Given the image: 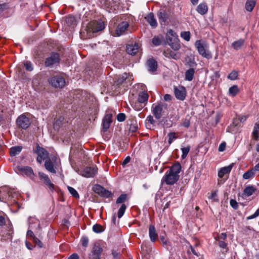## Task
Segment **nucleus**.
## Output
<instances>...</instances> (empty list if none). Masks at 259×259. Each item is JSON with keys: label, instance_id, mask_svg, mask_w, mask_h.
<instances>
[{"label": "nucleus", "instance_id": "1", "mask_svg": "<svg viewBox=\"0 0 259 259\" xmlns=\"http://www.w3.org/2000/svg\"><path fill=\"white\" fill-rule=\"evenodd\" d=\"M181 165L177 162L172 165L164 174L161 180V183L172 185L179 179V173L181 170Z\"/></svg>", "mask_w": 259, "mask_h": 259}, {"label": "nucleus", "instance_id": "2", "mask_svg": "<svg viewBox=\"0 0 259 259\" xmlns=\"http://www.w3.org/2000/svg\"><path fill=\"white\" fill-rule=\"evenodd\" d=\"M105 25L103 21H93L89 23L84 29L81 30V34H86L87 38L94 36V34L104 29Z\"/></svg>", "mask_w": 259, "mask_h": 259}, {"label": "nucleus", "instance_id": "3", "mask_svg": "<svg viewBox=\"0 0 259 259\" xmlns=\"http://www.w3.org/2000/svg\"><path fill=\"white\" fill-rule=\"evenodd\" d=\"M166 40L169 46L175 51L179 50L181 48L178 35L172 29L169 30L166 34Z\"/></svg>", "mask_w": 259, "mask_h": 259}, {"label": "nucleus", "instance_id": "4", "mask_svg": "<svg viewBox=\"0 0 259 259\" xmlns=\"http://www.w3.org/2000/svg\"><path fill=\"white\" fill-rule=\"evenodd\" d=\"M106 243L102 240L95 241L92 247L91 255L93 259H100L104 251Z\"/></svg>", "mask_w": 259, "mask_h": 259}, {"label": "nucleus", "instance_id": "5", "mask_svg": "<svg viewBox=\"0 0 259 259\" xmlns=\"http://www.w3.org/2000/svg\"><path fill=\"white\" fill-rule=\"evenodd\" d=\"M195 46L199 54L202 57L207 59H210L212 57L211 54L208 50V46L205 41L202 40H196Z\"/></svg>", "mask_w": 259, "mask_h": 259}, {"label": "nucleus", "instance_id": "6", "mask_svg": "<svg viewBox=\"0 0 259 259\" xmlns=\"http://www.w3.org/2000/svg\"><path fill=\"white\" fill-rule=\"evenodd\" d=\"M167 108V105L165 103L153 104L152 107V112L157 119H159L166 115Z\"/></svg>", "mask_w": 259, "mask_h": 259}, {"label": "nucleus", "instance_id": "7", "mask_svg": "<svg viewBox=\"0 0 259 259\" xmlns=\"http://www.w3.org/2000/svg\"><path fill=\"white\" fill-rule=\"evenodd\" d=\"M33 152L37 155L36 160L41 164L42 161L48 157V152L44 148L40 147L38 144L36 145V148L33 150Z\"/></svg>", "mask_w": 259, "mask_h": 259}, {"label": "nucleus", "instance_id": "8", "mask_svg": "<svg viewBox=\"0 0 259 259\" xmlns=\"http://www.w3.org/2000/svg\"><path fill=\"white\" fill-rule=\"evenodd\" d=\"M60 55L57 53H51L50 56L46 59L45 64L47 67H52L54 65L59 63Z\"/></svg>", "mask_w": 259, "mask_h": 259}, {"label": "nucleus", "instance_id": "9", "mask_svg": "<svg viewBox=\"0 0 259 259\" xmlns=\"http://www.w3.org/2000/svg\"><path fill=\"white\" fill-rule=\"evenodd\" d=\"M17 172H21L22 175H25L27 177H29L31 179L33 180L34 178V174L32 168L28 166H17L15 169Z\"/></svg>", "mask_w": 259, "mask_h": 259}, {"label": "nucleus", "instance_id": "10", "mask_svg": "<svg viewBox=\"0 0 259 259\" xmlns=\"http://www.w3.org/2000/svg\"><path fill=\"white\" fill-rule=\"evenodd\" d=\"M77 173L85 178H93L97 173L96 167H86L83 170H76Z\"/></svg>", "mask_w": 259, "mask_h": 259}, {"label": "nucleus", "instance_id": "11", "mask_svg": "<svg viewBox=\"0 0 259 259\" xmlns=\"http://www.w3.org/2000/svg\"><path fill=\"white\" fill-rule=\"evenodd\" d=\"M49 82L55 88H62L65 85L64 78L60 75H56L50 78Z\"/></svg>", "mask_w": 259, "mask_h": 259}, {"label": "nucleus", "instance_id": "12", "mask_svg": "<svg viewBox=\"0 0 259 259\" xmlns=\"http://www.w3.org/2000/svg\"><path fill=\"white\" fill-rule=\"evenodd\" d=\"M94 191L99 195L106 198H109L112 195V193L105 189L100 185H95L93 187Z\"/></svg>", "mask_w": 259, "mask_h": 259}, {"label": "nucleus", "instance_id": "13", "mask_svg": "<svg viewBox=\"0 0 259 259\" xmlns=\"http://www.w3.org/2000/svg\"><path fill=\"white\" fill-rule=\"evenodd\" d=\"M18 125L23 129L27 128L30 125V119L25 115H21L17 119Z\"/></svg>", "mask_w": 259, "mask_h": 259}, {"label": "nucleus", "instance_id": "14", "mask_svg": "<svg viewBox=\"0 0 259 259\" xmlns=\"http://www.w3.org/2000/svg\"><path fill=\"white\" fill-rule=\"evenodd\" d=\"M174 93L176 98L179 100L184 101L185 99L187 91L186 88L183 86L174 88Z\"/></svg>", "mask_w": 259, "mask_h": 259}, {"label": "nucleus", "instance_id": "15", "mask_svg": "<svg viewBox=\"0 0 259 259\" xmlns=\"http://www.w3.org/2000/svg\"><path fill=\"white\" fill-rule=\"evenodd\" d=\"M129 24L127 21H122L119 23L115 30V33L118 36H121L125 34V32L128 30Z\"/></svg>", "mask_w": 259, "mask_h": 259}, {"label": "nucleus", "instance_id": "16", "mask_svg": "<svg viewBox=\"0 0 259 259\" xmlns=\"http://www.w3.org/2000/svg\"><path fill=\"white\" fill-rule=\"evenodd\" d=\"M38 176L40 179L44 181V183L48 186L49 189L52 191H54V185L51 182L49 177L42 172H39Z\"/></svg>", "mask_w": 259, "mask_h": 259}, {"label": "nucleus", "instance_id": "17", "mask_svg": "<svg viewBox=\"0 0 259 259\" xmlns=\"http://www.w3.org/2000/svg\"><path fill=\"white\" fill-rule=\"evenodd\" d=\"M139 47L138 44H129L126 46V52L131 55H135L139 51Z\"/></svg>", "mask_w": 259, "mask_h": 259}, {"label": "nucleus", "instance_id": "18", "mask_svg": "<svg viewBox=\"0 0 259 259\" xmlns=\"http://www.w3.org/2000/svg\"><path fill=\"white\" fill-rule=\"evenodd\" d=\"M149 236L151 242H154L158 238V234L155 227L150 225L149 227Z\"/></svg>", "mask_w": 259, "mask_h": 259}, {"label": "nucleus", "instance_id": "19", "mask_svg": "<svg viewBox=\"0 0 259 259\" xmlns=\"http://www.w3.org/2000/svg\"><path fill=\"white\" fill-rule=\"evenodd\" d=\"M112 114H107L103 119V127L105 131H107L110 127L112 122Z\"/></svg>", "mask_w": 259, "mask_h": 259}, {"label": "nucleus", "instance_id": "20", "mask_svg": "<svg viewBox=\"0 0 259 259\" xmlns=\"http://www.w3.org/2000/svg\"><path fill=\"white\" fill-rule=\"evenodd\" d=\"M164 56L166 58H172L175 60H178L180 58V55L171 50L167 49L163 52Z\"/></svg>", "mask_w": 259, "mask_h": 259}, {"label": "nucleus", "instance_id": "21", "mask_svg": "<svg viewBox=\"0 0 259 259\" xmlns=\"http://www.w3.org/2000/svg\"><path fill=\"white\" fill-rule=\"evenodd\" d=\"M147 65L148 67V70L152 73L156 71L157 68V63L153 59H149L147 62Z\"/></svg>", "mask_w": 259, "mask_h": 259}, {"label": "nucleus", "instance_id": "22", "mask_svg": "<svg viewBox=\"0 0 259 259\" xmlns=\"http://www.w3.org/2000/svg\"><path fill=\"white\" fill-rule=\"evenodd\" d=\"M29 227L31 229H39L40 224L38 219L35 217H29L28 219Z\"/></svg>", "mask_w": 259, "mask_h": 259}, {"label": "nucleus", "instance_id": "23", "mask_svg": "<svg viewBox=\"0 0 259 259\" xmlns=\"http://www.w3.org/2000/svg\"><path fill=\"white\" fill-rule=\"evenodd\" d=\"M145 18L153 28H155L157 27V23L152 13L149 14Z\"/></svg>", "mask_w": 259, "mask_h": 259}, {"label": "nucleus", "instance_id": "24", "mask_svg": "<svg viewBox=\"0 0 259 259\" xmlns=\"http://www.w3.org/2000/svg\"><path fill=\"white\" fill-rule=\"evenodd\" d=\"M233 167V165L231 164L228 166L221 168L218 171V177L222 178L225 175L230 173Z\"/></svg>", "mask_w": 259, "mask_h": 259}, {"label": "nucleus", "instance_id": "25", "mask_svg": "<svg viewBox=\"0 0 259 259\" xmlns=\"http://www.w3.org/2000/svg\"><path fill=\"white\" fill-rule=\"evenodd\" d=\"M155 123V121L152 115H149L147 117L145 120V124L147 128H152L154 126Z\"/></svg>", "mask_w": 259, "mask_h": 259}, {"label": "nucleus", "instance_id": "26", "mask_svg": "<svg viewBox=\"0 0 259 259\" xmlns=\"http://www.w3.org/2000/svg\"><path fill=\"white\" fill-rule=\"evenodd\" d=\"M256 191V188L252 186H247L244 189L243 195L248 197L252 195Z\"/></svg>", "mask_w": 259, "mask_h": 259}, {"label": "nucleus", "instance_id": "27", "mask_svg": "<svg viewBox=\"0 0 259 259\" xmlns=\"http://www.w3.org/2000/svg\"><path fill=\"white\" fill-rule=\"evenodd\" d=\"M45 166L47 170H48L49 171L53 174H56V171L54 167V165L53 163L51 162L50 159H48L46 160L45 162Z\"/></svg>", "mask_w": 259, "mask_h": 259}, {"label": "nucleus", "instance_id": "28", "mask_svg": "<svg viewBox=\"0 0 259 259\" xmlns=\"http://www.w3.org/2000/svg\"><path fill=\"white\" fill-rule=\"evenodd\" d=\"M22 147L21 146H16L11 148L10 149V154L11 156H15L18 155L22 151Z\"/></svg>", "mask_w": 259, "mask_h": 259}, {"label": "nucleus", "instance_id": "29", "mask_svg": "<svg viewBox=\"0 0 259 259\" xmlns=\"http://www.w3.org/2000/svg\"><path fill=\"white\" fill-rule=\"evenodd\" d=\"M196 10L200 14L204 15L207 12V6L205 3H201L197 6Z\"/></svg>", "mask_w": 259, "mask_h": 259}, {"label": "nucleus", "instance_id": "30", "mask_svg": "<svg viewBox=\"0 0 259 259\" xmlns=\"http://www.w3.org/2000/svg\"><path fill=\"white\" fill-rule=\"evenodd\" d=\"M195 73L194 68H191L185 72V79L187 81H192L193 79Z\"/></svg>", "mask_w": 259, "mask_h": 259}, {"label": "nucleus", "instance_id": "31", "mask_svg": "<svg viewBox=\"0 0 259 259\" xmlns=\"http://www.w3.org/2000/svg\"><path fill=\"white\" fill-rule=\"evenodd\" d=\"M158 17L160 23H165L168 19V15L167 13L163 10H160L158 12Z\"/></svg>", "mask_w": 259, "mask_h": 259}, {"label": "nucleus", "instance_id": "32", "mask_svg": "<svg viewBox=\"0 0 259 259\" xmlns=\"http://www.w3.org/2000/svg\"><path fill=\"white\" fill-rule=\"evenodd\" d=\"M148 95L144 92H140L139 94L138 101L141 103H144L147 101L148 99Z\"/></svg>", "mask_w": 259, "mask_h": 259}, {"label": "nucleus", "instance_id": "33", "mask_svg": "<svg viewBox=\"0 0 259 259\" xmlns=\"http://www.w3.org/2000/svg\"><path fill=\"white\" fill-rule=\"evenodd\" d=\"M255 5V0H247L245 4V8L247 11L251 12Z\"/></svg>", "mask_w": 259, "mask_h": 259}, {"label": "nucleus", "instance_id": "34", "mask_svg": "<svg viewBox=\"0 0 259 259\" xmlns=\"http://www.w3.org/2000/svg\"><path fill=\"white\" fill-rule=\"evenodd\" d=\"M244 44V40L240 39L233 42L232 46L235 50H238L243 46Z\"/></svg>", "mask_w": 259, "mask_h": 259}, {"label": "nucleus", "instance_id": "35", "mask_svg": "<svg viewBox=\"0 0 259 259\" xmlns=\"http://www.w3.org/2000/svg\"><path fill=\"white\" fill-rule=\"evenodd\" d=\"M255 173L254 170L252 168L245 172L243 175V178L246 180L250 179L253 177Z\"/></svg>", "mask_w": 259, "mask_h": 259}, {"label": "nucleus", "instance_id": "36", "mask_svg": "<svg viewBox=\"0 0 259 259\" xmlns=\"http://www.w3.org/2000/svg\"><path fill=\"white\" fill-rule=\"evenodd\" d=\"M80 243L82 247L86 248L89 245V239L88 237L86 236H83L80 239Z\"/></svg>", "mask_w": 259, "mask_h": 259}, {"label": "nucleus", "instance_id": "37", "mask_svg": "<svg viewBox=\"0 0 259 259\" xmlns=\"http://www.w3.org/2000/svg\"><path fill=\"white\" fill-rule=\"evenodd\" d=\"M132 75L130 73H124L121 76H120L118 78V81L121 83L123 81L127 79H128L129 80L132 79Z\"/></svg>", "mask_w": 259, "mask_h": 259}, {"label": "nucleus", "instance_id": "38", "mask_svg": "<svg viewBox=\"0 0 259 259\" xmlns=\"http://www.w3.org/2000/svg\"><path fill=\"white\" fill-rule=\"evenodd\" d=\"M190 149H191V146L189 145H188L185 147L181 148V150L182 151V155L181 157H182V159H185L187 157L188 153L189 152V151L190 150Z\"/></svg>", "mask_w": 259, "mask_h": 259}, {"label": "nucleus", "instance_id": "39", "mask_svg": "<svg viewBox=\"0 0 259 259\" xmlns=\"http://www.w3.org/2000/svg\"><path fill=\"white\" fill-rule=\"evenodd\" d=\"M126 209V206L125 204H122L119 208L117 216L119 219L121 218L124 214L125 210Z\"/></svg>", "mask_w": 259, "mask_h": 259}, {"label": "nucleus", "instance_id": "40", "mask_svg": "<svg viewBox=\"0 0 259 259\" xmlns=\"http://www.w3.org/2000/svg\"><path fill=\"white\" fill-rule=\"evenodd\" d=\"M229 94L233 97L235 96L238 92L237 85H234L230 87L229 90Z\"/></svg>", "mask_w": 259, "mask_h": 259}, {"label": "nucleus", "instance_id": "41", "mask_svg": "<svg viewBox=\"0 0 259 259\" xmlns=\"http://www.w3.org/2000/svg\"><path fill=\"white\" fill-rule=\"evenodd\" d=\"M93 230L96 233H100L104 231L103 227L99 224H95L93 226Z\"/></svg>", "mask_w": 259, "mask_h": 259}, {"label": "nucleus", "instance_id": "42", "mask_svg": "<svg viewBox=\"0 0 259 259\" xmlns=\"http://www.w3.org/2000/svg\"><path fill=\"white\" fill-rule=\"evenodd\" d=\"M252 134L254 139L255 140H257L258 135H259V123L255 124Z\"/></svg>", "mask_w": 259, "mask_h": 259}, {"label": "nucleus", "instance_id": "43", "mask_svg": "<svg viewBox=\"0 0 259 259\" xmlns=\"http://www.w3.org/2000/svg\"><path fill=\"white\" fill-rule=\"evenodd\" d=\"M168 142L169 145H170L174 140H176V139L178 138L177 134L175 132L169 133L168 134Z\"/></svg>", "mask_w": 259, "mask_h": 259}, {"label": "nucleus", "instance_id": "44", "mask_svg": "<svg viewBox=\"0 0 259 259\" xmlns=\"http://www.w3.org/2000/svg\"><path fill=\"white\" fill-rule=\"evenodd\" d=\"M238 73L235 70H233L228 76V78L234 80L237 78Z\"/></svg>", "mask_w": 259, "mask_h": 259}, {"label": "nucleus", "instance_id": "45", "mask_svg": "<svg viewBox=\"0 0 259 259\" xmlns=\"http://www.w3.org/2000/svg\"><path fill=\"white\" fill-rule=\"evenodd\" d=\"M68 190L70 193L75 198H79V196L77 192L72 187L68 186Z\"/></svg>", "mask_w": 259, "mask_h": 259}, {"label": "nucleus", "instance_id": "46", "mask_svg": "<svg viewBox=\"0 0 259 259\" xmlns=\"http://www.w3.org/2000/svg\"><path fill=\"white\" fill-rule=\"evenodd\" d=\"M127 198V195L125 194H122L120 195L117 199L116 203L117 204L122 203L125 201Z\"/></svg>", "mask_w": 259, "mask_h": 259}, {"label": "nucleus", "instance_id": "47", "mask_svg": "<svg viewBox=\"0 0 259 259\" xmlns=\"http://www.w3.org/2000/svg\"><path fill=\"white\" fill-rule=\"evenodd\" d=\"M181 36L185 40L189 41L190 39V33L189 31H183L181 33Z\"/></svg>", "mask_w": 259, "mask_h": 259}, {"label": "nucleus", "instance_id": "48", "mask_svg": "<svg viewBox=\"0 0 259 259\" xmlns=\"http://www.w3.org/2000/svg\"><path fill=\"white\" fill-rule=\"evenodd\" d=\"M152 43L154 46H159L161 43V39L159 37L155 36L152 38Z\"/></svg>", "mask_w": 259, "mask_h": 259}, {"label": "nucleus", "instance_id": "49", "mask_svg": "<svg viewBox=\"0 0 259 259\" xmlns=\"http://www.w3.org/2000/svg\"><path fill=\"white\" fill-rule=\"evenodd\" d=\"M33 241L35 243V246H37L38 248H42L44 247L42 243L37 237H33Z\"/></svg>", "mask_w": 259, "mask_h": 259}, {"label": "nucleus", "instance_id": "50", "mask_svg": "<svg viewBox=\"0 0 259 259\" xmlns=\"http://www.w3.org/2000/svg\"><path fill=\"white\" fill-rule=\"evenodd\" d=\"M24 66L27 71H31L33 70L32 64L29 61H26L24 63Z\"/></svg>", "mask_w": 259, "mask_h": 259}, {"label": "nucleus", "instance_id": "51", "mask_svg": "<svg viewBox=\"0 0 259 259\" xmlns=\"http://www.w3.org/2000/svg\"><path fill=\"white\" fill-rule=\"evenodd\" d=\"M259 216V208L256 210V211L252 215H249L246 218L247 220L254 219Z\"/></svg>", "mask_w": 259, "mask_h": 259}, {"label": "nucleus", "instance_id": "52", "mask_svg": "<svg viewBox=\"0 0 259 259\" xmlns=\"http://www.w3.org/2000/svg\"><path fill=\"white\" fill-rule=\"evenodd\" d=\"M125 115L124 113H119L117 116V119L119 122H122L125 120Z\"/></svg>", "mask_w": 259, "mask_h": 259}, {"label": "nucleus", "instance_id": "53", "mask_svg": "<svg viewBox=\"0 0 259 259\" xmlns=\"http://www.w3.org/2000/svg\"><path fill=\"white\" fill-rule=\"evenodd\" d=\"M230 205L235 209H237L238 207V204L237 201L234 199H231L230 201Z\"/></svg>", "mask_w": 259, "mask_h": 259}, {"label": "nucleus", "instance_id": "54", "mask_svg": "<svg viewBox=\"0 0 259 259\" xmlns=\"http://www.w3.org/2000/svg\"><path fill=\"white\" fill-rule=\"evenodd\" d=\"M181 126L185 127L188 128L190 125V122L189 119L186 118L181 123Z\"/></svg>", "mask_w": 259, "mask_h": 259}, {"label": "nucleus", "instance_id": "55", "mask_svg": "<svg viewBox=\"0 0 259 259\" xmlns=\"http://www.w3.org/2000/svg\"><path fill=\"white\" fill-rule=\"evenodd\" d=\"M138 128V126L137 124H131L130 125L129 130H130V131H131L133 133H134L136 131H137Z\"/></svg>", "mask_w": 259, "mask_h": 259}, {"label": "nucleus", "instance_id": "56", "mask_svg": "<svg viewBox=\"0 0 259 259\" xmlns=\"http://www.w3.org/2000/svg\"><path fill=\"white\" fill-rule=\"evenodd\" d=\"M208 198L212 200L213 201H218V199L217 198V193L215 192H213L211 193L208 196Z\"/></svg>", "mask_w": 259, "mask_h": 259}, {"label": "nucleus", "instance_id": "57", "mask_svg": "<svg viewBox=\"0 0 259 259\" xmlns=\"http://www.w3.org/2000/svg\"><path fill=\"white\" fill-rule=\"evenodd\" d=\"M191 252L193 254H194V255H195L196 257H198L199 256V255H198V254L197 253V252L196 251L194 247H193L192 246H191L190 249L188 250V253L189 254H190Z\"/></svg>", "mask_w": 259, "mask_h": 259}, {"label": "nucleus", "instance_id": "58", "mask_svg": "<svg viewBox=\"0 0 259 259\" xmlns=\"http://www.w3.org/2000/svg\"><path fill=\"white\" fill-rule=\"evenodd\" d=\"M9 232L7 234V239H12V233H13V230L11 228V227H10L9 230L8 231Z\"/></svg>", "mask_w": 259, "mask_h": 259}, {"label": "nucleus", "instance_id": "59", "mask_svg": "<svg viewBox=\"0 0 259 259\" xmlns=\"http://www.w3.org/2000/svg\"><path fill=\"white\" fill-rule=\"evenodd\" d=\"M218 244L219 246L222 248H226L227 246V243L226 242L221 240L219 241Z\"/></svg>", "mask_w": 259, "mask_h": 259}, {"label": "nucleus", "instance_id": "60", "mask_svg": "<svg viewBox=\"0 0 259 259\" xmlns=\"http://www.w3.org/2000/svg\"><path fill=\"white\" fill-rule=\"evenodd\" d=\"M226 148V143H221L219 147V151L220 152H223L225 150Z\"/></svg>", "mask_w": 259, "mask_h": 259}, {"label": "nucleus", "instance_id": "61", "mask_svg": "<svg viewBox=\"0 0 259 259\" xmlns=\"http://www.w3.org/2000/svg\"><path fill=\"white\" fill-rule=\"evenodd\" d=\"M27 236L29 237H31L32 239V240H33V237H36L33 234V232L30 230H28L27 232Z\"/></svg>", "mask_w": 259, "mask_h": 259}, {"label": "nucleus", "instance_id": "62", "mask_svg": "<svg viewBox=\"0 0 259 259\" xmlns=\"http://www.w3.org/2000/svg\"><path fill=\"white\" fill-rule=\"evenodd\" d=\"M131 160V158L130 156H127L126 157L124 160H123V161L122 162V165L124 166V165H125L126 164H127L128 163L130 162Z\"/></svg>", "mask_w": 259, "mask_h": 259}, {"label": "nucleus", "instance_id": "63", "mask_svg": "<svg viewBox=\"0 0 259 259\" xmlns=\"http://www.w3.org/2000/svg\"><path fill=\"white\" fill-rule=\"evenodd\" d=\"M68 259H79V256L76 253H73Z\"/></svg>", "mask_w": 259, "mask_h": 259}, {"label": "nucleus", "instance_id": "64", "mask_svg": "<svg viewBox=\"0 0 259 259\" xmlns=\"http://www.w3.org/2000/svg\"><path fill=\"white\" fill-rule=\"evenodd\" d=\"M164 99L165 101H169L171 100V96L169 94H165L164 96Z\"/></svg>", "mask_w": 259, "mask_h": 259}]
</instances>
